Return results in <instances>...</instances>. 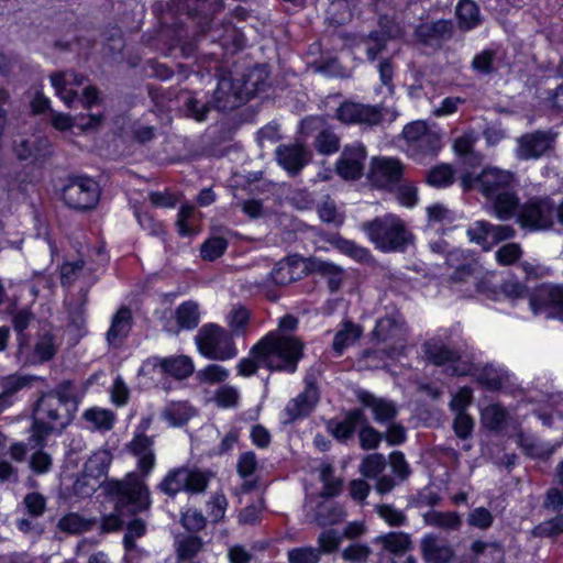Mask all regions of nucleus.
Segmentation results:
<instances>
[{"label":"nucleus","instance_id":"nucleus-57","mask_svg":"<svg viewBox=\"0 0 563 563\" xmlns=\"http://www.w3.org/2000/svg\"><path fill=\"white\" fill-rule=\"evenodd\" d=\"M198 379L206 384H219L227 380L229 371L219 364H209L197 374Z\"/></svg>","mask_w":563,"mask_h":563},{"label":"nucleus","instance_id":"nucleus-5","mask_svg":"<svg viewBox=\"0 0 563 563\" xmlns=\"http://www.w3.org/2000/svg\"><path fill=\"white\" fill-rule=\"evenodd\" d=\"M211 472L197 466L183 465L170 468L157 484V489L168 497L179 493L196 495L203 493L211 479Z\"/></svg>","mask_w":563,"mask_h":563},{"label":"nucleus","instance_id":"nucleus-33","mask_svg":"<svg viewBox=\"0 0 563 563\" xmlns=\"http://www.w3.org/2000/svg\"><path fill=\"white\" fill-rule=\"evenodd\" d=\"M58 342L54 334L48 331L38 333L32 353L33 363H44L52 360L58 350Z\"/></svg>","mask_w":563,"mask_h":563},{"label":"nucleus","instance_id":"nucleus-17","mask_svg":"<svg viewBox=\"0 0 563 563\" xmlns=\"http://www.w3.org/2000/svg\"><path fill=\"white\" fill-rule=\"evenodd\" d=\"M554 135L550 131H534L517 140L516 155L519 159H538L553 146Z\"/></svg>","mask_w":563,"mask_h":563},{"label":"nucleus","instance_id":"nucleus-2","mask_svg":"<svg viewBox=\"0 0 563 563\" xmlns=\"http://www.w3.org/2000/svg\"><path fill=\"white\" fill-rule=\"evenodd\" d=\"M303 346L295 335L269 332L252 347L251 353L262 366L292 374L303 356Z\"/></svg>","mask_w":563,"mask_h":563},{"label":"nucleus","instance_id":"nucleus-31","mask_svg":"<svg viewBox=\"0 0 563 563\" xmlns=\"http://www.w3.org/2000/svg\"><path fill=\"white\" fill-rule=\"evenodd\" d=\"M309 269L327 279L331 292L340 289L344 277V269L342 267L328 261L311 258Z\"/></svg>","mask_w":563,"mask_h":563},{"label":"nucleus","instance_id":"nucleus-49","mask_svg":"<svg viewBox=\"0 0 563 563\" xmlns=\"http://www.w3.org/2000/svg\"><path fill=\"white\" fill-rule=\"evenodd\" d=\"M375 511L390 527H401L407 523L406 514L390 504L376 505Z\"/></svg>","mask_w":563,"mask_h":563},{"label":"nucleus","instance_id":"nucleus-64","mask_svg":"<svg viewBox=\"0 0 563 563\" xmlns=\"http://www.w3.org/2000/svg\"><path fill=\"white\" fill-rule=\"evenodd\" d=\"M316 148L322 154H331L339 150V137L329 130H322L316 139Z\"/></svg>","mask_w":563,"mask_h":563},{"label":"nucleus","instance_id":"nucleus-59","mask_svg":"<svg viewBox=\"0 0 563 563\" xmlns=\"http://www.w3.org/2000/svg\"><path fill=\"white\" fill-rule=\"evenodd\" d=\"M497 52L493 48H486L476 54L472 60V68L481 74H490L494 71V62L496 59Z\"/></svg>","mask_w":563,"mask_h":563},{"label":"nucleus","instance_id":"nucleus-62","mask_svg":"<svg viewBox=\"0 0 563 563\" xmlns=\"http://www.w3.org/2000/svg\"><path fill=\"white\" fill-rule=\"evenodd\" d=\"M228 242L221 236L207 240L201 246V256L203 260L214 261L220 257L227 250Z\"/></svg>","mask_w":563,"mask_h":563},{"label":"nucleus","instance_id":"nucleus-37","mask_svg":"<svg viewBox=\"0 0 563 563\" xmlns=\"http://www.w3.org/2000/svg\"><path fill=\"white\" fill-rule=\"evenodd\" d=\"M426 525L445 531L459 530L462 525L461 516L455 511L430 510L423 515Z\"/></svg>","mask_w":563,"mask_h":563},{"label":"nucleus","instance_id":"nucleus-46","mask_svg":"<svg viewBox=\"0 0 563 563\" xmlns=\"http://www.w3.org/2000/svg\"><path fill=\"white\" fill-rule=\"evenodd\" d=\"M454 170L449 164L434 166L427 176V181L435 188H445L453 184Z\"/></svg>","mask_w":563,"mask_h":563},{"label":"nucleus","instance_id":"nucleus-12","mask_svg":"<svg viewBox=\"0 0 563 563\" xmlns=\"http://www.w3.org/2000/svg\"><path fill=\"white\" fill-rule=\"evenodd\" d=\"M533 314L547 319L563 320V286L544 284L539 286L529 300Z\"/></svg>","mask_w":563,"mask_h":563},{"label":"nucleus","instance_id":"nucleus-43","mask_svg":"<svg viewBox=\"0 0 563 563\" xmlns=\"http://www.w3.org/2000/svg\"><path fill=\"white\" fill-rule=\"evenodd\" d=\"M110 461L111 456L108 451L93 453L85 463L84 476L93 479L103 477L108 472Z\"/></svg>","mask_w":563,"mask_h":563},{"label":"nucleus","instance_id":"nucleus-16","mask_svg":"<svg viewBox=\"0 0 563 563\" xmlns=\"http://www.w3.org/2000/svg\"><path fill=\"white\" fill-rule=\"evenodd\" d=\"M404 165L394 157H374L371 162L368 179L379 188H391L402 177Z\"/></svg>","mask_w":563,"mask_h":563},{"label":"nucleus","instance_id":"nucleus-32","mask_svg":"<svg viewBox=\"0 0 563 563\" xmlns=\"http://www.w3.org/2000/svg\"><path fill=\"white\" fill-rule=\"evenodd\" d=\"M488 200H493V208L495 216L499 220H509L515 216L516 210L518 209L519 199L515 191L512 190V186L509 189H505L504 191L497 194L494 197L487 198Z\"/></svg>","mask_w":563,"mask_h":563},{"label":"nucleus","instance_id":"nucleus-30","mask_svg":"<svg viewBox=\"0 0 563 563\" xmlns=\"http://www.w3.org/2000/svg\"><path fill=\"white\" fill-rule=\"evenodd\" d=\"M301 263L295 257L279 261L271 271L269 278L275 285L285 286L300 278Z\"/></svg>","mask_w":563,"mask_h":563},{"label":"nucleus","instance_id":"nucleus-44","mask_svg":"<svg viewBox=\"0 0 563 563\" xmlns=\"http://www.w3.org/2000/svg\"><path fill=\"white\" fill-rule=\"evenodd\" d=\"M362 335V328L352 322H345L343 329H341L333 339L332 347L338 355H341L343 351L353 345Z\"/></svg>","mask_w":563,"mask_h":563},{"label":"nucleus","instance_id":"nucleus-7","mask_svg":"<svg viewBox=\"0 0 563 563\" xmlns=\"http://www.w3.org/2000/svg\"><path fill=\"white\" fill-rule=\"evenodd\" d=\"M195 342L199 353L210 360L228 361L238 355L232 334L217 323L202 325Z\"/></svg>","mask_w":563,"mask_h":563},{"label":"nucleus","instance_id":"nucleus-6","mask_svg":"<svg viewBox=\"0 0 563 563\" xmlns=\"http://www.w3.org/2000/svg\"><path fill=\"white\" fill-rule=\"evenodd\" d=\"M262 74L263 70L261 68L250 70L243 84H241L240 80L228 77L221 78L214 91L216 107L219 110L225 111L247 101L262 89L258 82L262 78Z\"/></svg>","mask_w":563,"mask_h":563},{"label":"nucleus","instance_id":"nucleus-35","mask_svg":"<svg viewBox=\"0 0 563 563\" xmlns=\"http://www.w3.org/2000/svg\"><path fill=\"white\" fill-rule=\"evenodd\" d=\"M459 26L463 31L475 29L482 23L478 4L473 0H460L456 4Z\"/></svg>","mask_w":563,"mask_h":563},{"label":"nucleus","instance_id":"nucleus-54","mask_svg":"<svg viewBox=\"0 0 563 563\" xmlns=\"http://www.w3.org/2000/svg\"><path fill=\"white\" fill-rule=\"evenodd\" d=\"M506 418V409L497 404L489 405L482 411L483 424L490 430L499 429L505 422Z\"/></svg>","mask_w":563,"mask_h":563},{"label":"nucleus","instance_id":"nucleus-52","mask_svg":"<svg viewBox=\"0 0 563 563\" xmlns=\"http://www.w3.org/2000/svg\"><path fill=\"white\" fill-rule=\"evenodd\" d=\"M490 223L487 221H476L467 229V236L471 242L481 245L485 251L490 250L489 236Z\"/></svg>","mask_w":563,"mask_h":563},{"label":"nucleus","instance_id":"nucleus-38","mask_svg":"<svg viewBox=\"0 0 563 563\" xmlns=\"http://www.w3.org/2000/svg\"><path fill=\"white\" fill-rule=\"evenodd\" d=\"M29 444L32 449H35L29 459V466L31 471L37 475H43L51 472L53 466V457L48 452L44 451L46 440L41 444H36V442L32 440L31 434L29 438Z\"/></svg>","mask_w":563,"mask_h":563},{"label":"nucleus","instance_id":"nucleus-40","mask_svg":"<svg viewBox=\"0 0 563 563\" xmlns=\"http://www.w3.org/2000/svg\"><path fill=\"white\" fill-rule=\"evenodd\" d=\"M175 319L180 329L192 330L200 322V309L196 301L180 303L175 311Z\"/></svg>","mask_w":563,"mask_h":563},{"label":"nucleus","instance_id":"nucleus-53","mask_svg":"<svg viewBox=\"0 0 563 563\" xmlns=\"http://www.w3.org/2000/svg\"><path fill=\"white\" fill-rule=\"evenodd\" d=\"M336 249L357 262H368L372 257L368 249L356 244L351 240L339 239L335 242Z\"/></svg>","mask_w":563,"mask_h":563},{"label":"nucleus","instance_id":"nucleus-45","mask_svg":"<svg viewBox=\"0 0 563 563\" xmlns=\"http://www.w3.org/2000/svg\"><path fill=\"white\" fill-rule=\"evenodd\" d=\"M250 320V311L243 306H234L225 317L230 334L240 335L245 332Z\"/></svg>","mask_w":563,"mask_h":563},{"label":"nucleus","instance_id":"nucleus-51","mask_svg":"<svg viewBox=\"0 0 563 563\" xmlns=\"http://www.w3.org/2000/svg\"><path fill=\"white\" fill-rule=\"evenodd\" d=\"M334 470L331 464L323 463L320 466V479L323 483L322 495L328 497L336 496L342 486V482L334 477Z\"/></svg>","mask_w":563,"mask_h":563},{"label":"nucleus","instance_id":"nucleus-14","mask_svg":"<svg viewBox=\"0 0 563 563\" xmlns=\"http://www.w3.org/2000/svg\"><path fill=\"white\" fill-rule=\"evenodd\" d=\"M63 199L65 203L76 210L93 208L99 199L97 183L89 177H75L64 187Z\"/></svg>","mask_w":563,"mask_h":563},{"label":"nucleus","instance_id":"nucleus-10","mask_svg":"<svg viewBox=\"0 0 563 563\" xmlns=\"http://www.w3.org/2000/svg\"><path fill=\"white\" fill-rule=\"evenodd\" d=\"M517 222L530 231H545L555 222V202L550 198H534L525 202L517 212Z\"/></svg>","mask_w":563,"mask_h":563},{"label":"nucleus","instance_id":"nucleus-20","mask_svg":"<svg viewBox=\"0 0 563 563\" xmlns=\"http://www.w3.org/2000/svg\"><path fill=\"white\" fill-rule=\"evenodd\" d=\"M12 150L20 161H40L51 155V143L36 134L18 135Z\"/></svg>","mask_w":563,"mask_h":563},{"label":"nucleus","instance_id":"nucleus-56","mask_svg":"<svg viewBox=\"0 0 563 563\" xmlns=\"http://www.w3.org/2000/svg\"><path fill=\"white\" fill-rule=\"evenodd\" d=\"M289 563H319L320 550L313 547L294 548L287 552Z\"/></svg>","mask_w":563,"mask_h":563},{"label":"nucleus","instance_id":"nucleus-61","mask_svg":"<svg viewBox=\"0 0 563 563\" xmlns=\"http://www.w3.org/2000/svg\"><path fill=\"white\" fill-rule=\"evenodd\" d=\"M239 390L230 385H223L214 393V402L220 408H233L239 404Z\"/></svg>","mask_w":563,"mask_h":563},{"label":"nucleus","instance_id":"nucleus-58","mask_svg":"<svg viewBox=\"0 0 563 563\" xmlns=\"http://www.w3.org/2000/svg\"><path fill=\"white\" fill-rule=\"evenodd\" d=\"M522 249L518 243H507L500 246L495 254L499 265L509 266L515 264L522 256Z\"/></svg>","mask_w":563,"mask_h":563},{"label":"nucleus","instance_id":"nucleus-8","mask_svg":"<svg viewBox=\"0 0 563 563\" xmlns=\"http://www.w3.org/2000/svg\"><path fill=\"white\" fill-rule=\"evenodd\" d=\"M402 136L407 143V153L417 159L435 155L441 148V136L424 121H415L405 125Z\"/></svg>","mask_w":563,"mask_h":563},{"label":"nucleus","instance_id":"nucleus-19","mask_svg":"<svg viewBox=\"0 0 563 563\" xmlns=\"http://www.w3.org/2000/svg\"><path fill=\"white\" fill-rule=\"evenodd\" d=\"M154 443V437L137 432L128 444L129 452L136 457V466L143 477H147L156 465Z\"/></svg>","mask_w":563,"mask_h":563},{"label":"nucleus","instance_id":"nucleus-4","mask_svg":"<svg viewBox=\"0 0 563 563\" xmlns=\"http://www.w3.org/2000/svg\"><path fill=\"white\" fill-rule=\"evenodd\" d=\"M104 492L115 501V508L119 511L142 512L147 510L152 504L147 485L133 473L128 474L121 481H108Z\"/></svg>","mask_w":563,"mask_h":563},{"label":"nucleus","instance_id":"nucleus-50","mask_svg":"<svg viewBox=\"0 0 563 563\" xmlns=\"http://www.w3.org/2000/svg\"><path fill=\"white\" fill-rule=\"evenodd\" d=\"M419 33L430 40H444L452 34V23L446 20L426 23L419 27Z\"/></svg>","mask_w":563,"mask_h":563},{"label":"nucleus","instance_id":"nucleus-15","mask_svg":"<svg viewBox=\"0 0 563 563\" xmlns=\"http://www.w3.org/2000/svg\"><path fill=\"white\" fill-rule=\"evenodd\" d=\"M156 369L176 379H186L194 373L195 367L192 360L186 355L152 356L143 362L140 373L146 375Z\"/></svg>","mask_w":563,"mask_h":563},{"label":"nucleus","instance_id":"nucleus-1","mask_svg":"<svg viewBox=\"0 0 563 563\" xmlns=\"http://www.w3.org/2000/svg\"><path fill=\"white\" fill-rule=\"evenodd\" d=\"M71 388L73 384L66 380L58 385L55 393L38 399L31 429L32 440L36 444L43 443L52 432L62 431L71 422L74 415L68 405L73 404L76 410V397Z\"/></svg>","mask_w":563,"mask_h":563},{"label":"nucleus","instance_id":"nucleus-3","mask_svg":"<svg viewBox=\"0 0 563 563\" xmlns=\"http://www.w3.org/2000/svg\"><path fill=\"white\" fill-rule=\"evenodd\" d=\"M362 230L374 246L384 253L402 252L412 242V234L405 221L393 213L364 222Z\"/></svg>","mask_w":563,"mask_h":563},{"label":"nucleus","instance_id":"nucleus-26","mask_svg":"<svg viewBox=\"0 0 563 563\" xmlns=\"http://www.w3.org/2000/svg\"><path fill=\"white\" fill-rule=\"evenodd\" d=\"M357 399L364 408L372 410L373 418L378 423L389 422L397 416V407L391 400L376 397L366 390L358 391Z\"/></svg>","mask_w":563,"mask_h":563},{"label":"nucleus","instance_id":"nucleus-34","mask_svg":"<svg viewBox=\"0 0 563 563\" xmlns=\"http://www.w3.org/2000/svg\"><path fill=\"white\" fill-rule=\"evenodd\" d=\"M131 330V311L121 308L113 316L111 327L107 332V341L110 345H119Z\"/></svg>","mask_w":563,"mask_h":563},{"label":"nucleus","instance_id":"nucleus-48","mask_svg":"<svg viewBox=\"0 0 563 563\" xmlns=\"http://www.w3.org/2000/svg\"><path fill=\"white\" fill-rule=\"evenodd\" d=\"M385 466L386 460L383 454H368L360 465V473L366 478H377L383 473Z\"/></svg>","mask_w":563,"mask_h":563},{"label":"nucleus","instance_id":"nucleus-28","mask_svg":"<svg viewBox=\"0 0 563 563\" xmlns=\"http://www.w3.org/2000/svg\"><path fill=\"white\" fill-rule=\"evenodd\" d=\"M373 334L378 341H394L395 344H397V347H394L388 354L389 356H394L396 354V350L404 349L406 330L401 323L397 322L393 318H382L378 320Z\"/></svg>","mask_w":563,"mask_h":563},{"label":"nucleus","instance_id":"nucleus-18","mask_svg":"<svg viewBox=\"0 0 563 563\" xmlns=\"http://www.w3.org/2000/svg\"><path fill=\"white\" fill-rule=\"evenodd\" d=\"M366 156V150L362 144L346 146L335 164L336 173L345 180L361 178Z\"/></svg>","mask_w":563,"mask_h":563},{"label":"nucleus","instance_id":"nucleus-21","mask_svg":"<svg viewBox=\"0 0 563 563\" xmlns=\"http://www.w3.org/2000/svg\"><path fill=\"white\" fill-rule=\"evenodd\" d=\"M319 400V393L313 384H307L302 393L290 399L282 412L284 423H291L295 420L308 416Z\"/></svg>","mask_w":563,"mask_h":563},{"label":"nucleus","instance_id":"nucleus-36","mask_svg":"<svg viewBox=\"0 0 563 563\" xmlns=\"http://www.w3.org/2000/svg\"><path fill=\"white\" fill-rule=\"evenodd\" d=\"M366 418L361 409L350 410L344 420L335 422L331 427L333 435L339 440H347L358 426H363Z\"/></svg>","mask_w":563,"mask_h":563},{"label":"nucleus","instance_id":"nucleus-42","mask_svg":"<svg viewBox=\"0 0 563 563\" xmlns=\"http://www.w3.org/2000/svg\"><path fill=\"white\" fill-rule=\"evenodd\" d=\"M95 520L85 518L77 512H69L58 520L57 528L66 533L79 534L91 530Z\"/></svg>","mask_w":563,"mask_h":563},{"label":"nucleus","instance_id":"nucleus-13","mask_svg":"<svg viewBox=\"0 0 563 563\" xmlns=\"http://www.w3.org/2000/svg\"><path fill=\"white\" fill-rule=\"evenodd\" d=\"M462 184L465 188H476L487 199L509 189L514 184V175L497 167H487L474 179L464 176Z\"/></svg>","mask_w":563,"mask_h":563},{"label":"nucleus","instance_id":"nucleus-60","mask_svg":"<svg viewBox=\"0 0 563 563\" xmlns=\"http://www.w3.org/2000/svg\"><path fill=\"white\" fill-rule=\"evenodd\" d=\"M228 499L223 493H214L207 503V511L211 521L217 523L224 518Z\"/></svg>","mask_w":563,"mask_h":563},{"label":"nucleus","instance_id":"nucleus-39","mask_svg":"<svg viewBox=\"0 0 563 563\" xmlns=\"http://www.w3.org/2000/svg\"><path fill=\"white\" fill-rule=\"evenodd\" d=\"M203 541L200 537L194 534H180L175 541V551L177 560L184 562L195 558L202 549Z\"/></svg>","mask_w":563,"mask_h":563},{"label":"nucleus","instance_id":"nucleus-41","mask_svg":"<svg viewBox=\"0 0 563 563\" xmlns=\"http://www.w3.org/2000/svg\"><path fill=\"white\" fill-rule=\"evenodd\" d=\"M385 550L396 555L404 554L412 547L411 538L405 532H388L376 539Z\"/></svg>","mask_w":563,"mask_h":563},{"label":"nucleus","instance_id":"nucleus-11","mask_svg":"<svg viewBox=\"0 0 563 563\" xmlns=\"http://www.w3.org/2000/svg\"><path fill=\"white\" fill-rule=\"evenodd\" d=\"M424 352L427 358L434 365L445 366L449 375L466 376L472 373L473 362L440 341H428L424 344Z\"/></svg>","mask_w":563,"mask_h":563},{"label":"nucleus","instance_id":"nucleus-24","mask_svg":"<svg viewBox=\"0 0 563 563\" xmlns=\"http://www.w3.org/2000/svg\"><path fill=\"white\" fill-rule=\"evenodd\" d=\"M382 32H373L366 41V54L369 60H374L385 49L387 38H396L402 35L401 26L386 16L379 21Z\"/></svg>","mask_w":563,"mask_h":563},{"label":"nucleus","instance_id":"nucleus-22","mask_svg":"<svg viewBox=\"0 0 563 563\" xmlns=\"http://www.w3.org/2000/svg\"><path fill=\"white\" fill-rule=\"evenodd\" d=\"M278 164L291 175H297L310 161V152L301 143L283 144L276 148Z\"/></svg>","mask_w":563,"mask_h":563},{"label":"nucleus","instance_id":"nucleus-23","mask_svg":"<svg viewBox=\"0 0 563 563\" xmlns=\"http://www.w3.org/2000/svg\"><path fill=\"white\" fill-rule=\"evenodd\" d=\"M420 550L427 563H452L455 558L453 548L434 533L423 536Z\"/></svg>","mask_w":563,"mask_h":563},{"label":"nucleus","instance_id":"nucleus-27","mask_svg":"<svg viewBox=\"0 0 563 563\" xmlns=\"http://www.w3.org/2000/svg\"><path fill=\"white\" fill-rule=\"evenodd\" d=\"M467 375L474 376L476 382L489 390H498L510 380V374L500 366L486 365L478 368L473 363L472 373Z\"/></svg>","mask_w":563,"mask_h":563},{"label":"nucleus","instance_id":"nucleus-25","mask_svg":"<svg viewBox=\"0 0 563 563\" xmlns=\"http://www.w3.org/2000/svg\"><path fill=\"white\" fill-rule=\"evenodd\" d=\"M85 77L74 71H58L51 75V84L56 95L64 101L67 107L77 98V88L80 87Z\"/></svg>","mask_w":563,"mask_h":563},{"label":"nucleus","instance_id":"nucleus-29","mask_svg":"<svg viewBox=\"0 0 563 563\" xmlns=\"http://www.w3.org/2000/svg\"><path fill=\"white\" fill-rule=\"evenodd\" d=\"M82 420L88 430L103 433L113 428L115 423V415L110 409L91 407L82 412Z\"/></svg>","mask_w":563,"mask_h":563},{"label":"nucleus","instance_id":"nucleus-47","mask_svg":"<svg viewBox=\"0 0 563 563\" xmlns=\"http://www.w3.org/2000/svg\"><path fill=\"white\" fill-rule=\"evenodd\" d=\"M428 224L432 227H443L451 224L455 220L452 210L440 202H435L427 208Z\"/></svg>","mask_w":563,"mask_h":563},{"label":"nucleus","instance_id":"nucleus-55","mask_svg":"<svg viewBox=\"0 0 563 563\" xmlns=\"http://www.w3.org/2000/svg\"><path fill=\"white\" fill-rule=\"evenodd\" d=\"M344 517V509L333 504L321 505L317 512V521L320 526L335 525L342 521Z\"/></svg>","mask_w":563,"mask_h":563},{"label":"nucleus","instance_id":"nucleus-9","mask_svg":"<svg viewBox=\"0 0 563 563\" xmlns=\"http://www.w3.org/2000/svg\"><path fill=\"white\" fill-rule=\"evenodd\" d=\"M336 117L343 123L373 126L393 122L397 118V112L380 106L346 101L338 108Z\"/></svg>","mask_w":563,"mask_h":563},{"label":"nucleus","instance_id":"nucleus-63","mask_svg":"<svg viewBox=\"0 0 563 563\" xmlns=\"http://www.w3.org/2000/svg\"><path fill=\"white\" fill-rule=\"evenodd\" d=\"M558 533H563V514L541 522L532 529V534L534 537L544 538Z\"/></svg>","mask_w":563,"mask_h":563}]
</instances>
